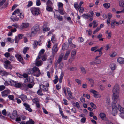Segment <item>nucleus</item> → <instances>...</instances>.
<instances>
[{
	"label": "nucleus",
	"mask_w": 124,
	"mask_h": 124,
	"mask_svg": "<svg viewBox=\"0 0 124 124\" xmlns=\"http://www.w3.org/2000/svg\"><path fill=\"white\" fill-rule=\"evenodd\" d=\"M58 50L57 45L56 44L54 45L52 49L53 54H55V53L57 52Z\"/></svg>",
	"instance_id": "9b49d317"
},
{
	"label": "nucleus",
	"mask_w": 124,
	"mask_h": 124,
	"mask_svg": "<svg viewBox=\"0 0 124 124\" xmlns=\"http://www.w3.org/2000/svg\"><path fill=\"white\" fill-rule=\"evenodd\" d=\"M29 24L27 23H23L20 26L19 28L20 29H25L27 28L29 25Z\"/></svg>",
	"instance_id": "423d86ee"
},
{
	"label": "nucleus",
	"mask_w": 124,
	"mask_h": 124,
	"mask_svg": "<svg viewBox=\"0 0 124 124\" xmlns=\"http://www.w3.org/2000/svg\"><path fill=\"white\" fill-rule=\"evenodd\" d=\"M97 48V46H95L92 47L91 49V51H93L96 50Z\"/></svg>",
	"instance_id": "6e6d98bb"
},
{
	"label": "nucleus",
	"mask_w": 124,
	"mask_h": 124,
	"mask_svg": "<svg viewBox=\"0 0 124 124\" xmlns=\"http://www.w3.org/2000/svg\"><path fill=\"white\" fill-rule=\"evenodd\" d=\"M117 112L116 109H113L112 114L114 116L116 115L117 114Z\"/></svg>",
	"instance_id": "58836bf2"
},
{
	"label": "nucleus",
	"mask_w": 124,
	"mask_h": 124,
	"mask_svg": "<svg viewBox=\"0 0 124 124\" xmlns=\"http://www.w3.org/2000/svg\"><path fill=\"white\" fill-rule=\"evenodd\" d=\"M31 11L34 16H37L40 14L39 10V8L32 7L31 8Z\"/></svg>",
	"instance_id": "20e7f679"
},
{
	"label": "nucleus",
	"mask_w": 124,
	"mask_h": 124,
	"mask_svg": "<svg viewBox=\"0 0 124 124\" xmlns=\"http://www.w3.org/2000/svg\"><path fill=\"white\" fill-rule=\"evenodd\" d=\"M39 30V26L38 25H36L32 27L31 29V35L32 36L36 34L37 32Z\"/></svg>",
	"instance_id": "f03ea898"
},
{
	"label": "nucleus",
	"mask_w": 124,
	"mask_h": 124,
	"mask_svg": "<svg viewBox=\"0 0 124 124\" xmlns=\"http://www.w3.org/2000/svg\"><path fill=\"white\" fill-rule=\"evenodd\" d=\"M42 58L43 61H45L47 59V57L45 55H44L42 56Z\"/></svg>",
	"instance_id": "5fc2aeb1"
},
{
	"label": "nucleus",
	"mask_w": 124,
	"mask_h": 124,
	"mask_svg": "<svg viewBox=\"0 0 124 124\" xmlns=\"http://www.w3.org/2000/svg\"><path fill=\"white\" fill-rule=\"evenodd\" d=\"M68 41L70 45L72 44V38H70L68 39Z\"/></svg>",
	"instance_id": "603ef678"
},
{
	"label": "nucleus",
	"mask_w": 124,
	"mask_h": 124,
	"mask_svg": "<svg viewBox=\"0 0 124 124\" xmlns=\"http://www.w3.org/2000/svg\"><path fill=\"white\" fill-rule=\"evenodd\" d=\"M81 69L82 73L85 74L86 73V71L84 67H81L80 68Z\"/></svg>",
	"instance_id": "f704fd0d"
},
{
	"label": "nucleus",
	"mask_w": 124,
	"mask_h": 124,
	"mask_svg": "<svg viewBox=\"0 0 124 124\" xmlns=\"http://www.w3.org/2000/svg\"><path fill=\"white\" fill-rule=\"evenodd\" d=\"M113 95L112 98L114 100L115 103L117 102V99L118 98L119 93V87L118 84H116L112 90Z\"/></svg>",
	"instance_id": "f257e3e1"
},
{
	"label": "nucleus",
	"mask_w": 124,
	"mask_h": 124,
	"mask_svg": "<svg viewBox=\"0 0 124 124\" xmlns=\"http://www.w3.org/2000/svg\"><path fill=\"white\" fill-rule=\"evenodd\" d=\"M68 47L69 45H67L65 43L63 45L62 49L63 50H67L68 49Z\"/></svg>",
	"instance_id": "b1692460"
},
{
	"label": "nucleus",
	"mask_w": 124,
	"mask_h": 124,
	"mask_svg": "<svg viewBox=\"0 0 124 124\" xmlns=\"http://www.w3.org/2000/svg\"><path fill=\"white\" fill-rule=\"evenodd\" d=\"M90 91L91 92L94 94H95L96 93H97V91L93 89L91 90Z\"/></svg>",
	"instance_id": "864d4df0"
},
{
	"label": "nucleus",
	"mask_w": 124,
	"mask_h": 124,
	"mask_svg": "<svg viewBox=\"0 0 124 124\" xmlns=\"http://www.w3.org/2000/svg\"><path fill=\"white\" fill-rule=\"evenodd\" d=\"M21 88L24 90H27L28 89L27 83H21Z\"/></svg>",
	"instance_id": "1a4fd4ad"
},
{
	"label": "nucleus",
	"mask_w": 124,
	"mask_h": 124,
	"mask_svg": "<svg viewBox=\"0 0 124 124\" xmlns=\"http://www.w3.org/2000/svg\"><path fill=\"white\" fill-rule=\"evenodd\" d=\"M102 35L101 34H100L99 35L97 36V38L98 39H99V40L100 41H103V39H104V38H101L102 37Z\"/></svg>",
	"instance_id": "bb28decb"
},
{
	"label": "nucleus",
	"mask_w": 124,
	"mask_h": 124,
	"mask_svg": "<svg viewBox=\"0 0 124 124\" xmlns=\"http://www.w3.org/2000/svg\"><path fill=\"white\" fill-rule=\"evenodd\" d=\"M104 7L106 9L108 8L110 6V4L109 3H105L103 4Z\"/></svg>",
	"instance_id": "4be33fe9"
},
{
	"label": "nucleus",
	"mask_w": 124,
	"mask_h": 124,
	"mask_svg": "<svg viewBox=\"0 0 124 124\" xmlns=\"http://www.w3.org/2000/svg\"><path fill=\"white\" fill-rule=\"evenodd\" d=\"M120 6L121 7H123L124 5V1H120L119 2Z\"/></svg>",
	"instance_id": "a19ab883"
},
{
	"label": "nucleus",
	"mask_w": 124,
	"mask_h": 124,
	"mask_svg": "<svg viewBox=\"0 0 124 124\" xmlns=\"http://www.w3.org/2000/svg\"><path fill=\"white\" fill-rule=\"evenodd\" d=\"M29 49V48L28 47H26L24 48L23 49V52L24 54H26V53L27 51Z\"/></svg>",
	"instance_id": "79ce46f5"
},
{
	"label": "nucleus",
	"mask_w": 124,
	"mask_h": 124,
	"mask_svg": "<svg viewBox=\"0 0 124 124\" xmlns=\"http://www.w3.org/2000/svg\"><path fill=\"white\" fill-rule=\"evenodd\" d=\"M106 103L108 105H110V99L109 98H106Z\"/></svg>",
	"instance_id": "ea45409f"
},
{
	"label": "nucleus",
	"mask_w": 124,
	"mask_h": 124,
	"mask_svg": "<svg viewBox=\"0 0 124 124\" xmlns=\"http://www.w3.org/2000/svg\"><path fill=\"white\" fill-rule=\"evenodd\" d=\"M5 87L4 85H1L0 86V91H2L5 88Z\"/></svg>",
	"instance_id": "13d9d810"
},
{
	"label": "nucleus",
	"mask_w": 124,
	"mask_h": 124,
	"mask_svg": "<svg viewBox=\"0 0 124 124\" xmlns=\"http://www.w3.org/2000/svg\"><path fill=\"white\" fill-rule=\"evenodd\" d=\"M117 62L120 64L124 63V58L121 57H119L117 59Z\"/></svg>",
	"instance_id": "f8f14e48"
},
{
	"label": "nucleus",
	"mask_w": 124,
	"mask_h": 124,
	"mask_svg": "<svg viewBox=\"0 0 124 124\" xmlns=\"http://www.w3.org/2000/svg\"><path fill=\"white\" fill-rule=\"evenodd\" d=\"M26 123L27 124H35L34 121L31 119H30L29 121H27Z\"/></svg>",
	"instance_id": "393cba45"
},
{
	"label": "nucleus",
	"mask_w": 124,
	"mask_h": 124,
	"mask_svg": "<svg viewBox=\"0 0 124 124\" xmlns=\"http://www.w3.org/2000/svg\"><path fill=\"white\" fill-rule=\"evenodd\" d=\"M23 104L24 106L25 107V109H26L30 112H31L32 111V109L30 108V106L28 104L26 103H24Z\"/></svg>",
	"instance_id": "9d476101"
},
{
	"label": "nucleus",
	"mask_w": 124,
	"mask_h": 124,
	"mask_svg": "<svg viewBox=\"0 0 124 124\" xmlns=\"http://www.w3.org/2000/svg\"><path fill=\"white\" fill-rule=\"evenodd\" d=\"M116 22V21L115 20H113L112 21L111 23V26L112 28H114L115 27L114 23Z\"/></svg>",
	"instance_id": "4c0bfd02"
},
{
	"label": "nucleus",
	"mask_w": 124,
	"mask_h": 124,
	"mask_svg": "<svg viewBox=\"0 0 124 124\" xmlns=\"http://www.w3.org/2000/svg\"><path fill=\"white\" fill-rule=\"evenodd\" d=\"M20 39H19L17 36H16L14 39L15 42L16 43H18Z\"/></svg>",
	"instance_id": "473e14b6"
},
{
	"label": "nucleus",
	"mask_w": 124,
	"mask_h": 124,
	"mask_svg": "<svg viewBox=\"0 0 124 124\" xmlns=\"http://www.w3.org/2000/svg\"><path fill=\"white\" fill-rule=\"evenodd\" d=\"M118 108L121 113H124V108L122 107L119 104L118 105Z\"/></svg>",
	"instance_id": "a211bd4d"
},
{
	"label": "nucleus",
	"mask_w": 124,
	"mask_h": 124,
	"mask_svg": "<svg viewBox=\"0 0 124 124\" xmlns=\"http://www.w3.org/2000/svg\"><path fill=\"white\" fill-rule=\"evenodd\" d=\"M5 64L4 66L5 67L6 69H8L10 68L8 67V66L10 65V62L8 60H7L4 62Z\"/></svg>",
	"instance_id": "4468645a"
},
{
	"label": "nucleus",
	"mask_w": 124,
	"mask_h": 124,
	"mask_svg": "<svg viewBox=\"0 0 124 124\" xmlns=\"http://www.w3.org/2000/svg\"><path fill=\"white\" fill-rule=\"evenodd\" d=\"M27 86H28V88H31L32 87L33 85L32 84H28L27 83Z\"/></svg>",
	"instance_id": "0e129e2a"
},
{
	"label": "nucleus",
	"mask_w": 124,
	"mask_h": 124,
	"mask_svg": "<svg viewBox=\"0 0 124 124\" xmlns=\"http://www.w3.org/2000/svg\"><path fill=\"white\" fill-rule=\"evenodd\" d=\"M71 55L74 56L76 54V51L75 50H73L71 53Z\"/></svg>",
	"instance_id": "de8ad7c7"
},
{
	"label": "nucleus",
	"mask_w": 124,
	"mask_h": 124,
	"mask_svg": "<svg viewBox=\"0 0 124 124\" xmlns=\"http://www.w3.org/2000/svg\"><path fill=\"white\" fill-rule=\"evenodd\" d=\"M78 40L81 42H82L84 41V39L81 37H79Z\"/></svg>",
	"instance_id": "774afa93"
},
{
	"label": "nucleus",
	"mask_w": 124,
	"mask_h": 124,
	"mask_svg": "<svg viewBox=\"0 0 124 124\" xmlns=\"http://www.w3.org/2000/svg\"><path fill=\"white\" fill-rule=\"evenodd\" d=\"M41 41H40L39 42H38L37 41H35L33 44V45H34V48H35L36 47L38 44L40 46V44L41 43Z\"/></svg>",
	"instance_id": "2eb2a0df"
},
{
	"label": "nucleus",
	"mask_w": 124,
	"mask_h": 124,
	"mask_svg": "<svg viewBox=\"0 0 124 124\" xmlns=\"http://www.w3.org/2000/svg\"><path fill=\"white\" fill-rule=\"evenodd\" d=\"M21 83H17V82H16L15 85L14 87L16 88H21Z\"/></svg>",
	"instance_id": "cd10ccee"
},
{
	"label": "nucleus",
	"mask_w": 124,
	"mask_h": 124,
	"mask_svg": "<svg viewBox=\"0 0 124 124\" xmlns=\"http://www.w3.org/2000/svg\"><path fill=\"white\" fill-rule=\"evenodd\" d=\"M50 30V28L48 27H46L44 28L43 29V31H49Z\"/></svg>",
	"instance_id": "338daca9"
},
{
	"label": "nucleus",
	"mask_w": 124,
	"mask_h": 124,
	"mask_svg": "<svg viewBox=\"0 0 124 124\" xmlns=\"http://www.w3.org/2000/svg\"><path fill=\"white\" fill-rule=\"evenodd\" d=\"M42 61L41 60H36L35 64L36 66H40L42 65Z\"/></svg>",
	"instance_id": "ddd939ff"
},
{
	"label": "nucleus",
	"mask_w": 124,
	"mask_h": 124,
	"mask_svg": "<svg viewBox=\"0 0 124 124\" xmlns=\"http://www.w3.org/2000/svg\"><path fill=\"white\" fill-rule=\"evenodd\" d=\"M50 6H47L46 7V10L49 12L52 11H53V9Z\"/></svg>",
	"instance_id": "7c9ffc66"
},
{
	"label": "nucleus",
	"mask_w": 124,
	"mask_h": 124,
	"mask_svg": "<svg viewBox=\"0 0 124 124\" xmlns=\"http://www.w3.org/2000/svg\"><path fill=\"white\" fill-rule=\"evenodd\" d=\"M90 105L91 107L93 109H96V105L93 103L91 102L90 103Z\"/></svg>",
	"instance_id": "c9c22d12"
},
{
	"label": "nucleus",
	"mask_w": 124,
	"mask_h": 124,
	"mask_svg": "<svg viewBox=\"0 0 124 124\" xmlns=\"http://www.w3.org/2000/svg\"><path fill=\"white\" fill-rule=\"evenodd\" d=\"M67 90L68 94H72L69 88H67Z\"/></svg>",
	"instance_id": "680f3d73"
},
{
	"label": "nucleus",
	"mask_w": 124,
	"mask_h": 124,
	"mask_svg": "<svg viewBox=\"0 0 124 124\" xmlns=\"http://www.w3.org/2000/svg\"><path fill=\"white\" fill-rule=\"evenodd\" d=\"M17 111L16 110H14L13 111L12 115L13 116L15 117H16L17 116Z\"/></svg>",
	"instance_id": "37998d69"
},
{
	"label": "nucleus",
	"mask_w": 124,
	"mask_h": 124,
	"mask_svg": "<svg viewBox=\"0 0 124 124\" xmlns=\"http://www.w3.org/2000/svg\"><path fill=\"white\" fill-rule=\"evenodd\" d=\"M19 11L20 10L19 9H17L15 10L14 12L12 13V15H16L17 14L19 15L20 13Z\"/></svg>",
	"instance_id": "c85d7f7f"
},
{
	"label": "nucleus",
	"mask_w": 124,
	"mask_h": 124,
	"mask_svg": "<svg viewBox=\"0 0 124 124\" xmlns=\"http://www.w3.org/2000/svg\"><path fill=\"white\" fill-rule=\"evenodd\" d=\"M63 4L62 3H59L58 4V8L59 9L62 8Z\"/></svg>",
	"instance_id": "49530a36"
},
{
	"label": "nucleus",
	"mask_w": 124,
	"mask_h": 124,
	"mask_svg": "<svg viewBox=\"0 0 124 124\" xmlns=\"http://www.w3.org/2000/svg\"><path fill=\"white\" fill-rule=\"evenodd\" d=\"M15 56L16 57L17 59L23 64H24V62L23 61V59L20 55L18 54L16 55Z\"/></svg>",
	"instance_id": "0eeeda50"
},
{
	"label": "nucleus",
	"mask_w": 124,
	"mask_h": 124,
	"mask_svg": "<svg viewBox=\"0 0 124 124\" xmlns=\"http://www.w3.org/2000/svg\"><path fill=\"white\" fill-rule=\"evenodd\" d=\"M37 93V94L39 95L42 96L43 95V94L42 93V91L40 89L38 90Z\"/></svg>",
	"instance_id": "e433bc0d"
},
{
	"label": "nucleus",
	"mask_w": 124,
	"mask_h": 124,
	"mask_svg": "<svg viewBox=\"0 0 124 124\" xmlns=\"http://www.w3.org/2000/svg\"><path fill=\"white\" fill-rule=\"evenodd\" d=\"M32 69L33 70L34 75L36 76L37 77H38L41 74L40 70L38 68L35 66Z\"/></svg>",
	"instance_id": "7ed1b4c3"
},
{
	"label": "nucleus",
	"mask_w": 124,
	"mask_h": 124,
	"mask_svg": "<svg viewBox=\"0 0 124 124\" xmlns=\"http://www.w3.org/2000/svg\"><path fill=\"white\" fill-rule=\"evenodd\" d=\"M63 76V74L62 73L59 79V82L60 83H61L62 82Z\"/></svg>",
	"instance_id": "c756f323"
},
{
	"label": "nucleus",
	"mask_w": 124,
	"mask_h": 124,
	"mask_svg": "<svg viewBox=\"0 0 124 124\" xmlns=\"http://www.w3.org/2000/svg\"><path fill=\"white\" fill-rule=\"evenodd\" d=\"M113 102L114 103L112 105V107L113 108V109H117L118 108L116 106V104L117 103V102L115 103V101L114 100H113Z\"/></svg>",
	"instance_id": "aec40b11"
},
{
	"label": "nucleus",
	"mask_w": 124,
	"mask_h": 124,
	"mask_svg": "<svg viewBox=\"0 0 124 124\" xmlns=\"http://www.w3.org/2000/svg\"><path fill=\"white\" fill-rule=\"evenodd\" d=\"M11 19L13 21H17L19 20V18H17L16 15L12 16L11 17Z\"/></svg>",
	"instance_id": "6ab92c4d"
},
{
	"label": "nucleus",
	"mask_w": 124,
	"mask_h": 124,
	"mask_svg": "<svg viewBox=\"0 0 124 124\" xmlns=\"http://www.w3.org/2000/svg\"><path fill=\"white\" fill-rule=\"evenodd\" d=\"M86 120V118L85 117H83L81 119V121L82 122L84 123L85 122Z\"/></svg>",
	"instance_id": "e2e57ef3"
},
{
	"label": "nucleus",
	"mask_w": 124,
	"mask_h": 124,
	"mask_svg": "<svg viewBox=\"0 0 124 124\" xmlns=\"http://www.w3.org/2000/svg\"><path fill=\"white\" fill-rule=\"evenodd\" d=\"M10 91L8 89L4 90L1 93L2 96L3 97L7 96L10 93Z\"/></svg>",
	"instance_id": "39448f33"
},
{
	"label": "nucleus",
	"mask_w": 124,
	"mask_h": 124,
	"mask_svg": "<svg viewBox=\"0 0 124 124\" xmlns=\"http://www.w3.org/2000/svg\"><path fill=\"white\" fill-rule=\"evenodd\" d=\"M19 97L23 101H25L27 99L26 96L23 94H21L20 96Z\"/></svg>",
	"instance_id": "f3484780"
},
{
	"label": "nucleus",
	"mask_w": 124,
	"mask_h": 124,
	"mask_svg": "<svg viewBox=\"0 0 124 124\" xmlns=\"http://www.w3.org/2000/svg\"><path fill=\"white\" fill-rule=\"evenodd\" d=\"M111 46V45L109 44L107 45L105 47V50H108L110 47Z\"/></svg>",
	"instance_id": "3c124183"
},
{
	"label": "nucleus",
	"mask_w": 124,
	"mask_h": 124,
	"mask_svg": "<svg viewBox=\"0 0 124 124\" xmlns=\"http://www.w3.org/2000/svg\"><path fill=\"white\" fill-rule=\"evenodd\" d=\"M55 37L54 36H52L51 38V41L53 43H54L55 42Z\"/></svg>",
	"instance_id": "4d7b16f0"
},
{
	"label": "nucleus",
	"mask_w": 124,
	"mask_h": 124,
	"mask_svg": "<svg viewBox=\"0 0 124 124\" xmlns=\"http://www.w3.org/2000/svg\"><path fill=\"white\" fill-rule=\"evenodd\" d=\"M33 73V70L32 69H30L29 70L28 72V74H31Z\"/></svg>",
	"instance_id": "c03bdc74"
},
{
	"label": "nucleus",
	"mask_w": 124,
	"mask_h": 124,
	"mask_svg": "<svg viewBox=\"0 0 124 124\" xmlns=\"http://www.w3.org/2000/svg\"><path fill=\"white\" fill-rule=\"evenodd\" d=\"M20 39H22L23 38V35L22 34H18V36H17Z\"/></svg>",
	"instance_id": "69168bd1"
},
{
	"label": "nucleus",
	"mask_w": 124,
	"mask_h": 124,
	"mask_svg": "<svg viewBox=\"0 0 124 124\" xmlns=\"http://www.w3.org/2000/svg\"><path fill=\"white\" fill-rule=\"evenodd\" d=\"M68 69L70 71H74V70H75L76 69V68H74L73 67H72L68 68Z\"/></svg>",
	"instance_id": "052dcab7"
},
{
	"label": "nucleus",
	"mask_w": 124,
	"mask_h": 124,
	"mask_svg": "<svg viewBox=\"0 0 124 124\" xmlns=\"http://www.w3.org/2000/svg\"><path fill=\"white\" fill-rule=\"evenodd\" d=\"M4 55L6 57L8 58L10 56V54L8 52H6L4 54Z\"/></svg>",
	"instance_id": "a18cd8bd"
},
{
	"label": "nucleus",
	"mask_w": 124,
	"mask_h": 124,
	"mask_svg": "<svg viewBox=\"0 0 124 124\" xmlns=\"http://www.w3.org/2000/svg\"><path fill=\"white\" fill-rule=\"evenodd\" d=\"M112 17V14L110 13H108V19L107 22V24L109 26L110 25V19Z\"/></svg>",
	"instance_id": "6e6552de"
},
{
	"label": "nucleus",
	"mask_w": 124,
	"mask_h": 124,
	"mask_svg": "<svg viewBox=\"0 0 124 124\" xmlns=\"http://www.w3.org/2000/svg\"><path fill=\"white\" fill-rule=\"evenodd\" d=\"M16 82H15L13 80H11L9 81V85L12 86H15Z\"/></svg>",
	"instance_id": "a878e982"
},
{
	"label": "nucleus",
	"mask_w": 124,
	"mask_h": 124,
	"mask_svg": "<svg viewBox=\"0 0 124 124\" xmlns=\"http://www.w3.org/2000/svg\"><path fill=\"white\" fill-rule=\"evenodd\" d=\"M7 40L9 42H10L11 43H12L14 42V40L13 39H11V38H8L7 39Z\"/></svg>",
	"instance_id": "09e8293b"
},
{
	"label": "nucleus",
	"mask_w": 124,
	"mask_h": 124,
	"mask_svg": "<svg viewBox=\"0 0 124 124\" xmlns=\"http://www.w3.org/2000/svg\"><path fill=\"white\" fill-rule=\"evenodd\" d=\"M99 116L102 119H104L105 117V115L103 113H100Z\"/></svg>",
	"instance_id": "72a5a7b5"
},
{
	"label": "nucleus",
	"mask_w": 124,
	"mask_h": 124,
	"mask_svg": "<svg viewBox=\"0 0 124 124\" xmlns=\"http://www.w3.org/2000/svg\"><path fill=\"white\" fill-rule=\"evenodd\" d=\"M64 55V54L62 53L60 55L59 57L57 60V61L59 63L61 61L62 59L63 58V56Z\"/></svg>",
	"instance_id": "dca6fc26"
},
{
	"label": "nucleus",
	"mask_w": 124,
	"mask_h": 124,
	"mask_svg": "<svg viewBox=\"0 0 124 124\" xmlns=\"http://www.w3.org/2000/svg\"><path fill=\"white\" fill-rule=\"evenodd\" d=\"M32 2L31 1H30L29 2L28 4L27 5V6L28 7L31 6L32 5Z\"/></svg>",
	"instance_id": "bf43d9fd"
},
{
	"label": "nucleus",
	"mask_w": 124,
	"mask_h": 124,
	"mask_svg": "<svg viewBox=\"0 0 124 124\" xmlns=\"http://www.w3.org/2000/svg\"><path fill=\"white\" fill-rule=\"evenodd\" d=\"M82 16L83 17V18L85 19H87L90 17V15L85 14H84L82 15Z\"/></svg>",
	"instance_id": "412c9836"
},
{
	"label": "nucleus",
	"mask_w": 124,
	"mask_h": 124,
	"mask_svg": "<svg viewBox=\"0 0 124 124\" xmlns=\"http://www.w3.org/2000/svg\"><path fill=\"white\" fill-rule=\"evenodd\" d=\"M110 67L112 70H114L116 67V66L114 64H112L110 65Z\"/></svg>",
	"instance_id": "5701e85b"
},
{
	"label": "nucleus",
	"mask_w": 124,
	"mask_h": 124,
	"mask_svg": "<svg viewBox=\"0 0 124 124\" xmlns=\"http://www.w3.org/2000/svg\"><path fill=\"white\" fill-rule=\"evenodd\" d=\"M52 4V3L51 1L48 0L47 2V6H51Z\"/></svg>",
	"instance_id": "8fccbe9b"
},
{
	"label": "nucleus",
	"mask_w": 124,
	"mask_h": 124,
	"mask_svg": "<svg viewBox=\"0 0 124 124\" xmlns=\"http://www.w3.org/2000/svg\"><path fill=\"white\" fill-rule=\"evenodd\" d=\"M41 86H42L43 88H42V89L43 90L45 91H47L48 90V89L45 86L43 85H40V87Z\"/></svg>",
	"instance_id": "2f4dec72"
}]
</instances>
